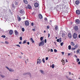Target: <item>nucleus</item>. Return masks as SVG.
Masks as SVG:
<instances>
[{
    "instance_id": "f257e3e1",
    "label": "nucleus",
    "mask_w": 80,
    "mask_h": 80,
    "mask_svg": "<svg viewBox=\"0 0 80 80\" xmlns=\"http://www.w3.org/2000/svg\"><path fill=\"white\" fill-rule=\"evenodd\" d=\"M20 13V15L21 16L22 15H23L24 14H25V12L24 11V10L23 9H21L19 11Z\"/></svg>"
},
{
    "instance_id": "f03ea898",
    "label": "nucleus",
    "mask_w": 80,
    "mask_h": 80,
    "mask_svg": "<svg viewBox=\"0 0 80 80\" xmlns=\"http://www.w3.org/2000/svg\"><path fill=\"white\" fill-rule=\"evenodd\" d=\"M44 45V41H41L39 44V46L40 47V46H43V45Z\"/></svg>"
},
{
    "instance_id": "7ed1b4c3",
    "label": "nucleus",
    "mask_w": 80,
    "mask_h": 80,
    "mask_svg": "<svg viewBox=\"0 0 80 80\" xmlns=\"http://www.w3.org/2000/svg\"><path fill=\"white\" fill-rule=\"evenodd\" d=\"M6 68H7V69L8 70H9V72H14V70L12 69V68H9L8 67H6Z\"/></svg>"
},
{
    "instance_id": "20e7f679",
    "label": "nucleus",
    "mask_w": 80,
    "mask_h": 80,
    "mask_svg": "<svg viewBox=\"0 0 80 80\" xmlns=\"http://www.w3.org/2000/svg\"><path fill=\"white\" fill-rule=\"evenodd\" d=\"M55 31H58V26L56 25L55 26Z\"/></svg>"
},
{
    "instance_id": "39448f33",
    "label": "nucleus",
    "mask_w": 80,
    "mask_h": 80,
    "mask_svg": "<svg viewBox=\"0 0 80 80\" xmlns=\"http://www.w3.org/2000/svg\"><path fill=\"white\" fill-rule=\"evenodd\" d=\"M75 23L77 24H79L80 23V20L79 19H76L75 20Z\"/></svg>"
},
{
    "instance_id": "423d86ee",
    "label": "nucleus",
    "mask_w": 80,
    "mask_h": 80,
    "mask_svg": "<svg viewBox=\"0 0 80 80\" xmlns=\"http://www.w3.org/2000/svg\"><path fill=\"white\" fill-rule=\"evenodd\" d=\"M37 64H38V63L39 64H40L42 63V60L40 59H38L37 60Z\"/></svg>"
},
{
    "instance_id": "0eeeda50",
    "label": "nucleus",
    "mask_w": 80,
    "mask_h": 80,
    "mask_svg": "<svg viewBox=\"0 0 80 80\" xmlns=\"http://www.w3.org/2000/svg\"><path fill=\"white\" fill-rule=\"evenodd\" d=\"M60 35H62V37H65V33H64V32H63L62 31H61L60 32Z\"/></svg>"
},
{
    "instance_id": "6e6552de",
    "label": "nucleus",
    "mask_w": 80,
    "mask_h": 80,
    "mask_svg": "<svg viewBox=\"0 0 80 80\" xmlns=\"http://www.w3.org/2000/svg\"><path fill=\"white\" fill-rule=\"evenodd\" d=\"M24 75H29L30 77H31V74L30 72H26L23 74Z\"/></svg>"
},
{
    "instance_id": "1a4fd4ad",
    "label": "nucleus",
    "mask_w": 80,
    "mask_h": 80,
    "mask_svg": "<svg viewBox=\"0 0 80 80\" xmlns=\"http://www.w3.org/2000/svg\"><path fill=\"white\" fill-rule=\"evenodd\" d=\"M73 37L74 38H76L77 37V34L74 33L73 35Z\"/></svg>"
},
{
    "instance_id": "9d476101",
    "label": "nucleus",
    "mask_w": 80,
    "mask_h": 80,
    "mask_svg": "<svg viewBox=\"0 0 80 80\" xmlns=\"http://www.w3.org/2000/svg\"><path fill=\"white\" fill-rule=\"evenodd\" d=\"M25 24L26 26H28L29 25V22L27 21H26L25 22Z\"/></svg>"
},
{
    "instance_id": "9b49d317",
    "label": "nucleus",
    "mask_w": 80,
    "mask_h": 80,
    "mask_svg": "<svg viewBox=\"0 0 80 80\" xmlns=\"http://www.w3.org/2000/svg\"><path fill=\"white\" fill-rule=\"evenodd\" d=\"M39 5V4L37 2H35L34 3V6L35 7H38Z\"/></svg>"
},
{
    "instance_id": "f8f14e48",
    "label": "nucleus",
    "mask_w": 80,
    "mask_h": 80,
    "mask_svg": "<svg viewBox=\"0 0 80 80\" xmlns=\"http://www.w3.org/2000/svg\"><path fill=\"white\" fill-rule=\"evenodd\" d=\"M74 30L76 31L78 30V26H75L74 28Z\"/></svg>"
},
{
    "instance_id": "ddd939ff",
    "label": "nucleus",
    "mask_w": 80,
    "mask_h": 80,
    "mask_svg": "<svg viewBox=\"0 0 80 80\" xmlns=\"http://www.w3.org/2000/svg\"><path fill=\"white\" fill-rule=\"evenodd\" d=\"M14 33L16 35H18V31L15 30L14 31Z\"/></svg>"
},
{
    "instance_id": "4468645a",
    "label": "nucleus",
    "mask_w": 80,
    "mask_h": 80,
    "mask_svg": "<svg viewBox=\"0 0 80 80\" xmlns=\"http://www.w3.org/2000/svg\"><path fill=\"white\" fill-rule=\"evenodd\" d=\"M38 17L40 19H42V18H43V17H42V15L41 14L39 15Z\"/></svg>"
},
{
    "instance_id": "2eb2a0df",
    "label": "nucleus",
    "mask_w": 80,
    "mask_h": 80,
    "mask_svg": "<svg viewBox=\"0 0 80 80\" xmlns=\"http://www.w3.org/2000/svg\"><path fill=\"white\" fill-rule=\"evenodd\" d=\"M76 13L78 15H80V11L79 10H77L76 11Z\"/></svg>"
},
{
    "instance_id": "dca6fc26",
    "label": "nucleus",
    "mask_w": 80,
    "mask_h": 80,
    "mask_svg": "<svg viewBox=\"0 0 80 80\" xmlns=\"http://www.w3.org/2000/svg\"><path fill=\"white\" fill-rule=\"evenodd\" d=\"M68 36L69 38H72V35H71V33H68Z\"/></svg>"
},
{
    "instance_id": "f3484780",
    "label": "nucleus",
    "mask_w": 80,
    "mask_h": 80,
    "mask_svg": "<svg viewBox=\"0 0 80 80\" xmlns=\"http://www.w3.org/2000/svg\"><path fill=\"white\" fill-rule=\"evenodd\" d=\"M40 72L41 73H42V74H43V75L45 74V72H44V71H43L42 70H40Z\"/></svg>"
},
{
    "instance_id": "a211bd4d",
    "label": "nucleus",
    "mask_w": 80,
    "mask_h": 80,
    "mask_svg": "<svg viewBox=\"0 0 80 80\" xmlns=\"http://www.w3.org/2000/svg\"><path fill=\"white\" fill-rule=\"evenodd\" d=\"M76 5H78L80 3V2L78 1H76L75 2Z\"/></svg>"
},
{
    "instance_id": "6ab92c4d",
    "label": "nucleus",
    "mask_w": 80,
    "mask_h": 80,
    "mask_svg": "<svg viewBox=\"0 0 80 80\" xmlns=\"http://www.w3.org/2000/svg\"><path fill=\"white\" fill-rule=\"evenodd\" d=\"M30 40L32 42V43H35V41L33 40V38H30Z\"/></svg>"
},
{
    "instance_id": "aec40b11",
    "label": "nucleus",
    "mask_w": 80,
    "mask_h": 80,
    "mask_svg": "<svg viewBox=\"0 0 80 80\" xmlns=\"http://www.w3.org/2000/svg\"><path fill=\"white\" fill-rule=\"evenodd\" d=\"M50 67H52V68H55V65L54 64H53L52 66H50Z\"/></svg>"
},
{
    "instance_id": "412c9836",
    "label": "nucleus",
    "mask_w": 80,
    "mask_h": 80,
    "mask_svg": "<svg viewBox=\"0 0 80 80\" xmlns=\"http://www.w3.org/2000/svg\"><path fill=\"white\" fill-rule=\"evenodd\" d=\"M74 47L76 49V48H77L78 47V44H76L75 46H74Z\"/></svg>"
},
{
    "instance_id": "4be33fe9",
    "label": "nucleus",
    "mask_w": 80,
    "mask_h": 80,
    "mask_svg": "<svg viewBox=\"0 0 80 80\" xmlns=\"http://www.w3.org/2000/svg\"><path fill=\"white\" fill-rule=\"evenodd\" d=\"M9 33L11 35H12V33H13V31H12V30H10L9 31Z\"/></svg>"
},
{
    "instance_id": "5701e85b",
    "label": "nucleus",
    "mask_w": 80,
    "mask_h": 80,
    "mask_svg": "<svg viewBox=\"0 0 80 80\" xmlns=\"http://www.w3.org/2000/svg\"><path fill=\"white\" fill-rule=\"evenodd\" d=\"M23 2H24L26 4H27V3H28V2H27V0H24Z\"/></svg>"
},
{
    "instance_id": "b1692460",
    "label": "nucleus",
    "mask_w": 80,
    "mask_h": 80,
    "mask_svg": "<svg viewBox=\"0 0 80 80\" xmlns=\"http://www.w3.org/2000/svg\"><path fill=\"white\" fill-rule=\"evenodd\" d=\"M71 44L72 46H74L75 45V43H73V42H71Z\"/></svg>"
},
{
    "instance_id": "393cba45",
    "label": "nucleus",
    "mask_w": 80,
    "mask_h": 80,
    "mask_svg": "<svg viewBox=\"0 0 80 80\" xmlns=\"http://www.w3.org/2000/svg\"><path fill=\"white\" fill-rule=\"evenodd\" d=\"M28 8H29V9H31V6H30L29 4L28 5Z\"/></svg>"
},
{
    "instance_id": "a878e982",
    "label": "nucleus",
    "mask_w": 80,
    "mask_h": 80,
    "mask_svg": "<svg viewBox=\"0 0 80 80\" xmlns=\"http://www.w3.org/2000/svg\"><path fill=\"white\" fill-rule=\"evenodd\" d=\"M18 21H20L21 20V18H20V17H19V16H18Z\"/></svg>"
},
{
    "instance_id": "bb28decb",
    "label": "nucleus",
    "mask_w": 80,
    "mask_h": 80,
    "mask_svg": "<svg viewBox=\"0 0 80 80\" xmlns=\"http://www.w3.org/2000/svg\"><path fill=\"white\" fill-rule=\"evenodd\" d=\"M0 76L2 78H5V76H3L2 74H0Z\"/></svg>"
},
{
    "instance_id": "cd10ccee",
    "label": "nucleus",
    "mask_w": 80,
    "mask_h": 80,
    "mask_svg": "<svg viewBox=\"0 0 80 80\" xmlns=\"http://www.w3.org/2000/svg\"><path fill=\"white\" fill-rule=\"evenodd\" d=\"M14 3L15 5H18V2H17L16 1H15L14 2Z\"/></svg>"
},
{
    "instance_id": "c85d7f7f",
    "label": "nucleus",
    "mask_w": 80,
    "mask_h": 80,
    "mask_svg": "<svg viewBox=\"0 0 80 80\" xmlns=\"http://www.w3.org/2000/svg\"><path fill=\"white\" fill-rule=\"evenodd\" d=\"M71 47L70 45H69L68 46V49L69 50H70L71 49Z\"/></svg>"
},
{
    "instance_id": "c756f323",
    "label": "nucleus",
    "mask_w": 80,
    "mask_h": 80,
    "mask_svg": "<svg viewBox=\"0 0 80 80\" xmlns=\"http://www.w3.org/2000/svg\"><path fill=\"white\" fill-rule=\"evenodd\" d=\"M42 62H43V63H45V58H42Z\"/></svg>"
},
{
    "instance_id": "7c9ffc66",
    "label": "nucleus",
    "mask_w": 80,
    "mask_h": 80,
    "mask_svg": "<svg viewBox=\"0 0 80 80\" xmlns=\"http://www.w3.org/2000/svg\"><path fill=\"white\" fill-rule=\"evenodd\" d=\"M43 37H41V38H40L41 41H42V40H43Z\"/></svg>"
},
{
    "instance_id": "2f4dec72",
    "label": "nucleus",
    "mask_w": 80,
    "mask_h": 80,
    "mask_svg": "<svg viewBox=\"0 0 80 80\" xmlns=\"http://www.w3.org/2000/svg\"><path fill=\"white\" fill-rule=\"evenodd\" d=\"M5 43L6 44H8V43H9V42H8L7 41H5Z\"/></svg>"
},
{
    "instance_id": "473e14b6",
    "label": "nucleus",
    "mask_w": 80,
    "mask_h": 80,
    "mask_svg": "<svg viewBox=\"0 0 80 80\" xmlns=\"http://www.w3.org/2000/svg\"><path fill=\"white\" fill-rule=\"evenodd\" d=\"M79 50H80V49H79V50H77L76 51V53H78L79 52Z\"/></svg>"
},
{
    "instance_id": "72a5a7b5",
    "label": "nucleus",
    "mask_w": 80,
    "mask_h": 80,
    "mask_svg": "<svg viewBox=\"0 0 80 80\" xmlns=\"http://www.w3.org/2000/svg\"><path fill=\"white\" fill-rule=\"evenodd\" d=\"M76 60H77V62H79V61H80V59H79L78 58H77L76 59Z\"/></svg>"
},
{
    "instance_id": "f704fd0d",
    "label": "nucleus",
    "mask_w": 80,
    "mask_h": 80,
    "mask_svg": "<svg viewBox=\"0 0 80 80\" xmlns=\"http://www.w3.org/2000/svg\"><path fill=\"white\" fill-rule=\"evenodd\" d=\"M26 41H23V43H22L23 44H24L25 43H26Z\"/></svg>"
},
{
    "instance_id": "c9c22d12",
    "label": "nucleus",
    "mask_w": 80,
    "mask_h": 80,
    "mask_svg": "<svg viewBox=\"0 0 80 80\" xmlns=\"http://www.w3.org/2000/svg\"><path fill=\"white\" fill-rule=\"evenodd\" d=\"M59 42L60 43H61V42H62V39L59 38Z\"/></svg>"
},
{
    "instance_id": "e433bc0d",
    "label": "nucleus",
    "mask_w": 80,
    "mask_h": 80,
    "mask_svg": "<svg viewBox=\"0 0 80 80\" xmlns=\"http://www.w3.org/2000/svg\"><path fill=\"white\" fill-rule=\"evenodd\" d=\"M12 7H13V8H15V6H14V4H12Z\"/></svg>"
},
{
    "instance_id": "4c0bfd02",
    "label": "nucleus",
    "mask_w": 80,
    "mask_h": 80,
    "mask_svg": "<svg viewBox=\"0 0 80 80\" xmlns=\"http://www.w3.org/2000/svg\"><path fill=\"white\" fill-rule=\"evenodd\" d=\"M60 45H61V46H62L63 45V42H62L61 43Z\"/></svg>"
},
{
    "instance_id": "58836bf2",
    "label": "nucleus",
    "mask_w": 80,
    "mask_h": 80,
    "mask_svg": "<svg viewBox=\"0 0 80 80\" xmlns=\"http://www.w3.org/2000/svg\"><path fill=\"white\" fill-rule=\"evenodd\" d=\"M2 37H3V38H5V37H6V36H3V35H2Z\"/></svg>"
},
{
    "instance_id": "ea45409f",
    "label": "nucleus",
    "mask_w": 80,
    "mask_h": 80,
    "mask_svg": "<svg viewBox=\"0 0 80 80\" xmlns=\"http://www.w3.org/2000/svg\"><path fill=\"white\" fill-rule=\"evenodd\" d=\"M72 50H75V49H76V48H72Z\"/></svg>"
},
{
    "instance_id": "a19ab883",
    "label": "nucleus",
    "mask_w": 80,
    "mask_h": 80,
    "mask_svg": "<svg viewBox=\"0 0 80 80\" xmlns=\"http://www.w3.org/2000/svg\"><path fill=\"white\" fill-rule=\"evenodd\" d=\"M22 32H24L25 31V29H24V28H22Z\"/></svg>"
},
{
    "instance_id": "79ce46f5",
    "label": "nucleus",
    "mask_w": 80,
    "mask_h": 80,
    "mask_svg": "<svg viewBox=\"0 0 80 80\" xmlns=\"http://www.w3.org/2000/svg\"><path fill=\"white\" fill-rule=\"evenodd\" d=\"M57 42H59V41H60V39H57Z\"/></svg>"
},
{
    "instance_id": "37998d69",
    "label": "nucleus",
    "mask_w": 80,
    "mask_h": 80,
    "mask_svg": "<svg viewBox=\"0 0 80 80\" xmlns=\"http://www.w3.org/2000/svg\"><path fill=\"white\" fill-rule=\"evenodd\" d=\"M48 60V57L46 58V60Z\"/></svg>"
},
{
    "instance_id": "c03bdc74",
    "label": "nucleus",
    "mask_w": 80,
    "mask_h": 80,
    "mask_svg": "<svg viewBox=\"0 0 80 80\" xmlns=\"http://www.w3.org/2000/svg\"><path fill=\"white\" fill-rule=\"evenodd\" d=\"M20 40H22V37H20Z\"/></svg>"
},
{
    "instance_id": "a18cd8bd",
    "label": "nucleus",
    "mask_w": 80,
    "mask_h": 80,
    "mask_svg": "<svg viewBox=\"0 0 80 80\" xmlns=\"http://www.w3.org/2000/svg\"><path fill=\"white\" fill-rule=\"evenodd\" d=\"M54 52H57V50L55 49L54 50Z\"/></svg>"
},
{
    "instance_id": "49530a36",
    "label": "nucleus",
    "mask_w": 80,
    "mask_h": 80,
    "mask_svg": "<svg viewBox=\"0 0 80 80\" xmlns=\"http://www.w3.org/2000/svg\"><path fill=\"white\" fill-rule=\"evenodd\" d=\"M16 46H17V47H20V46L19 44H17L16 45Z\"/></svg>"
},
{
    "instance_id": "de8ad7c7",
    "label": "nucleus",
    "mask_w": 80,
    "mask_h": 80,
    "mask_svg": "<svg viewBox=\"0 0 80 80\" xmlns=\"http://www.w3.org/2000/svg\"><path fill=\"white\" fill-rule=\"evenodd\" d=\"M53 49H51V52H53Z\"/></svg>"
},
{
    "instance_id": "09e8293b",
    "label": "nucleus",
    "mask_w": 80,
    "mask_h": 80,
    "mask_svg": "<svg viewBox=\"0 0 80 80\" xmlns=\"http://www.w3.org/2000/svg\"><path fill=\"white\" fill-rule=\"evenodd\" d=\"M31 25H32V26H33V22H32L31 23Z\"/></svg>"
},
{
    "instance_id": "8fccbe9b",
    "label": "nucleus",
    "mask_w": 80,
    "mask_h": 80,
    "mask_svg": "<svg viewBox=\"0 0 80 80\" xmlns=\"http://www.w3.org/2000/svg\"><path fill=\"white\" fill-rule=\"evenodd\" d=\"M61 53H62V55H64V52H62Z\"/></svg>"
},
{
    "instance_id": "3c124183",
    "label": "nucleus",
    "mask_w": 80,
    "mask_h": 80,
    "mask_svg": "<svg viewBox=\"0 0 80 80\" xmlns=\"http://www.w3.org/2000/svg\"><path fill=\"white\" fill-rule=\"evenodd\" d=\"M49 28H50V27H49V26H47V28H48V29Z\"/></svg>"
},
{
    "instance_id": "603ef678",
    "label": "nucleus",
    "mask_w": 80,
    "mask_h": 80,
    "mask_svg": "<svg viewBox=\"0 0 80 80\" xmlns=\"http://www.w3.org/2000/svg\"><path fill=\"white\" fill-rule=\"evenodd\" d=\"M45 21H47V18H45Z\"/></svg>"
},
{
    "instance_id": "864d4df0",
    "label": "nucleus",
    "mask_w": 80,
    "mask_h": 80,
    "mask_svg": "<svg viewBox=\"0 0 80 80\" xmlns=\"http://www.w3.org/2000/svg\"><path fill=\"white\" fill-rule=\"evenodd\" d=\"M71 54L70 53H68V56H70V55Z\"/></svg>"
},
{
    "instance_id": "5fc2aeb1",
    "label": "nucleus",
    "mask_w": 80,
    "mask_h": 80,
    "mask_svg": "<svg viewBox=\"0 0 80 80\" xmlns=\"http://www.w3.org/2000/svg\"><path fill=\"white\" fill-rule=\"evenodd\" d=\"M32 31H33L34 32L35 30V28H33V29H32Z\"/></svg>"
},
{
    "instance_id": "6e6d98bb",
    "label": "nucleus",
    "mask_w": 80,
    "mask_h": 80,
    "mask_svg": "<svg viewBox=\"0 0 80 80\" xmlns=\"http://www.w3.org/2000/svg\"><path fill=\"white\" fill-rule=\"evenodd\" d=\"M50 34L48 33V38H49V37H50Z\"/></svg>"
},
{
    "instance_id": "4d7b16f0",
    "label": "nucleus",
    "mask_w": 80,
    "mask_h": 80,
    "mask_svg": "<svg viewBox=\"0 0 80 80\" xmlns=\"http://www.w3.org/2000/svg\"><path fill=\"white\" fill-rule=\"evenodd\" d=\"M27 44H28V45H29L30 44V42H27Z\"/></svg>"
},
{
    "instance_id": "13d9d810",
    "label": "nucleus",
    "mask_w": 80,
    "mask_h": 80,
    "mask_svg": "<svg viewBox=\"0 0 80 80\" xmlns=\"http://www.w3.org/2000/svg\"><path fill=\"white\" fill-rule=\"evenodd\" d=\"M19 44H22V42H20L19 43Z\"/></svg>"
},
{
    "instance_id": "bf43d9fd",
    "label": "nucleus",
    "mask_w": 80,
    "mask_h": 80,
    "mask_svg": "<svg viewBox=\"0 0 80 80\" xmlns=\"http://www.w3.org/2000/svg\"><path fill=\"white\" fill-rule=\"evenodd\" d=\"M46 41H47V40H46V39H45V40H44L45 43H46Z\"/></svg>"
},
{
    "instance_id": "052dcab7",
    "label": "nucleus",
    "mask_w": 80,
    "mask_h": 80,
    "mask_svg": "<svg viewBox=\"0 0 80 80\" xmlns=\"http://www.w3.org/2000/svg\"><path fill=\"white\" fill-rule=\"evenodd\" d=\"M78 65H80V61L78 62Z\"/></svg>"
},
{
    "instance_id": "680f3d73",
    "label": "nucleus",
    "mask_w": 80,
    "mask_h": 80,
    "mask_svg": "<svg viewBox=\"0 0 80 80\" xmlns=\"http://www.w3.org/2000/svg\"><path fill=\"white\" fill-rule=\"evenodd\" d=\"M62 61H63V62H65V60H63V59H62Z\"/></svg>"
},
{
    "instance_id": "e2e57ef3",
    "label": "nucleus",
    "mask_w": 80,
    "mask_h": 80,
    "mask_svg": "<svg viewBox=\"0 0 80 80\" xmlns=\"http://www.w3.org/2000/svg\"><path fill=\"white\" fill-rule=\"evenodd\" d=\"M66 78H67L68 80V78H68V76H66Z\"/></svg>"
},
{
    "instance_id": "0e129e2a",
    "label": "nucleus",
    "mask_w": 80,
    "mask_h": 80,
    "mask_svg": "<svg viewBox=\"0 0 80 80\" xmlns=\"http://www.w3.org/2000/svg\"><path fill=\"white\" fill-rule=\"evenodd\" d=\"M66 62H68V60H67V59H66Z\"/></svg>"
},
{
    "instance_id": "69168bd1",
    "label": "nucleus",
    "mask_w": 80,
    "mask_h": 80,
    "mask_svg": "<svg viewBox=\"0 0 80 80\" xmlns=\"http://www.w3.org/2000/svg\"><path fill=\"white\" fill-rule=\"evenodd\" d=\"M25 17H23L22 18L23 19H25Z\"/></svg>"
},
{
    "instance_id": "338daca9",
    "label": "nucleus",
    "mask_w": 80,
    "mask_h": 80,
    "mask_svg": "<svg viewBox=\"0 0 80 80\" xmlns=\"http://www.w3.org/2000/svg\"><path fill=\"white\" fill-rule=\"evenodd\" d=\"M66 7V6H65L63 8H64V9H65V8Z\"/></svg>"
},
{
    "instance_id": "774afa93",
    "label": "nucleus",
    "mask_w": 80,
    "mask_h": 80,
    "mask_svg": "<svg viewBox=\"0 0 80 80\" xmlns=\"http://www.w3.org/2000/svg\"><path fill=\"white\" fill-rule=\"evenodd\" d=\"M78 37H79V38H80V34L79 35Z\"/></svg>"
}]
</instances>
